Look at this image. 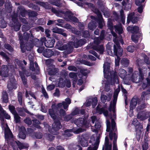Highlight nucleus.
I'll return each instance as SVG.
<instances>
[{
  "label": "nucleus",
  "instance_id": "nucleus-32",
  "mask_svg": "<svg viewBox=\"0 0 150 150\" xmlns=\"http://www.w3.org/2000/svg\"><path fill=\"white\" fill-rule=\"evenodd\" d=\"M11 133L12 134L11 132L9 127H8V128L7 129H5L4 132V135L5 139H9L10 137L9 135Z\"/></svg>",
  "mask_w": 150,
  "mask_h": 150
},
{
  "label": "nucleus",
  "instance_id": "nucleus-7",
  "mask_svg": "<svg viewBox=\"0 0 150 150\" xmlns=\"http://www.w3.org/2000/svg\"><path fill=\"white\" fill-rule=\"evenodd\" d=\"M51 11L57 16L60 17H62L65 15L68 14L69 13V12L67 11H65L62 10H57L55 8L53 7L51 8Z\"/></svg>",
  "mask_w": 150,
  "mask_h": 150
},
{
  "label": "nucleus",
  "instance_id": "nucleus-11",
  "mask_svg": "<svg viewBox=\"0 0 150 150\" xmlns=\"http://www.w3.org/2000/svg\"><path fill=\"white\" fill-rule=\"evenodd\" d=\"M110 67V64L109 63H105L103 65V73L105 78H108L109 77V70Z\"/></svg>",
  "mask_w": 150,
  "mask_h": 150
},
{
  "label": "nucleus",
  "instance_id": "nucleus-26",
  "mask_svg": "<svg viewBox=\"0 0 150 150\" xmlns=\"http://www.w3.org/2000/svg\"><path fill=\"white\" fill-rule=\"evenodd\" d=\"M48 112L50 117L53 120H55L57 119V116L54 111L53 109H49L48 110Z\"/></svg>",
  "mask_w": 150,
  "mask_h": 150
},
{
  "label": "nucleus",
  "instance_id": "nucleus-42",
  "mask_svg": "<svg viewBox=\"0 0 150 150\" xmlns=\"http://www.w3.org/2000/svg\"><path fill=\"white\" fill-rule=\"evenodd\" d=\"M8 109L13 115L17 112V111L15 110V107L13 105H9Z\"/></svg>",
  "mask_w": 150,
  "mask_h": 150
},
{
  "label": "nucleus",
  "instance_id": "nucleus-18",
  "mask_svg": "<svg viewBox=\"0 0 150 150\" xmlns=\"http://www.w3.org/2000/svg\"><path fill=\"white\" fill-rule=\"evenodd\" d=\"M120 90V87L119 85H118L117 88L115 90L113 93V99L114 104L117 103L118 95Z\"/></svg>",
  "mask_w": 150,
  "mask_h": 150
},
{
  "label": "nucleus",
  "instance_id": "nucleus-63",
  "mask_svg": "<svg viewBox=\"0 0 150 150\" xmlns=\"http://www.w3.org/2000/svg\"><path fill=\"white\" fill-rule=\"evenodd\" d=\"M63 31V30L56 27L54 29L53 31L55 33L59 34H60Z\"/></svg>",
  "mask_w": 150,
  "mask_h": 150
},
{
  "label": "nucleus",
  "instance_id": "nucleus-4",
  "mask_svg": "<svg viewBox=\"0 0 150 150\" xmlns=\"http://www.w3.org/2000/svg\"><path fill=\"white\" fill-rule=\"evenodd\" d=\"M123 49L120 46V45L118 41H116L115 44L113 46V52H112L111 56H122V55Z\"/></svg>",
  "mask_w": 150,
  "mask_h": 150
},
{
  "label": "nucleus",
  "instance_id": "nucleus-58",
  "mask_svg": "<svg viewBox=\"0 0 150 150\" xmlns=\"http://www.w3.org/2000/svg\"><path fill=\"white\" fill-rule=\"evenodd\" d=\"M11 19L12 20L13 23H15L18 22L17 16L15 15H13L11 16Z\"/></svg>",
  "mask_w": 150,
  "mask_h": 150
},
{
  "label": "nucleus",
  "instance_id": "nucleus-1",
  "mask_svg": "<svg viewBox=\"0 0 150 150\" xmlns=\"http://www.w3.org/2000/svg\"><path fill=\"white\" fill-rule=\"evenodd\" d=\"M18 64L22 71H19V73L23 85L25 87H27L28 86L27 79L25 76L26 70L23 65L22 61H19Z\"/></svg>",
  "mask_w": 150,
  "mask_h": 150
},
{
  "label": "nucleus",
  "instance_id": "nucleus-36",
  "mask_svg": "<svg viewBox=\"0 0 150 150\" xmlns=\"http://www.w3.org/2000/svg\"><path fill=\"white\" fill-rule=\"evenodd\" d=\"M14 115V118L16 123H19L21 122V117L19 116L17 112L13 114Z\"/></svg>",
  "mask_w": 150,
  "mask_h": 150
},
{
  "label": "nucleus",
  "instance_id": "nucleus-34",
  "mask_svg": "<svg viewBox=\"0 0 150 150\" xmlns=\"http://www.w3.org/2000/svg\"><path fill=\"white\" fill-rule=\"evenodd\" d=\"M4 47L7 50L11 52H13V51L14 49L13 47L8 43H5Z\"/></svg>",
  "mask_w": 150,
  "mask_h": 150
},
{
  "label": "nucleus",
  "instance_id": "nucleus-48",
  "mask_svg": "<svg viewBox=\"0 0 150 150\" xmlns=\"http://www.w3.org/2000/svg\"><path fill=\"white\" fill-rule=\"evenodd\" d=\"M146 105L144 103L138 106L136 108L137 110L138 111H139L141 110H143L146 107Z\"/></svg>",
  "mask_w": 150,
  "mask_h": 150
},
{
  "label": "nucleus",
  "instance_id": "nucleus-40",
  "mask_svg": "<svg viewBox=\"0 0 150 150\" xmlns=\"http://www.w3.org/2000/svg\"><path fill=\"white\" fill-rule=\"evenodd\" d=\"M134 14V12H132L128 14L127 20V23L128 24L130 23Z\"/></svg>",
  "mask_w": 150,
  "mask_h": 150
},
{
  "label": "nucleus",
  "instance_id": "nucleus-3",
  "mask_svg": "<svg viewBox=\"0 0 150 150\" xmlns=\"http://www.w3.org/2000/svg\"><path fill=\"white\" fill-rule=\"evenodd\" d=\"M29 32L30 33L28 32L24 33L23 35L20 31L18 32V37L20 41V45L21 46H22L23 45H24V41L25 42H27L28 41L30 36L31 37H33L31 30H30Z\"/></svg>",
  "mask_w": 150,
  "mask_h": 150
},
{
  "label": "nucleus",
  "instance_id": "nucleus-23",
  "mask_svg": "<svg viewBox=\"0 0 150 150\" xmlns=\"http://www.w3.org/2000/svg\"><path fill=\"white\" fill-rule=\"evenodd\" d=\"M0 111L3 115L4 117V118L6 119L9 120L10 119L11 116L10 115L7 113L2 108L1 105L0 104Z\"/></svg>",
  "mask_w": 150,
  "mask_h": 150
},
{
  "label": "nucleus",
  "instance_id": "nucleus-9",
  "mask_svg": "<svg viewBox=\"0 0 150 150\" xmlns=\"http://www.w3.org/2000/svg\"><path fill=\"white\" fill-rule=\"evenodd\" d=\"M79 143L83 147H87L88 145L87 139L86 136L85 134L82 135L79 139Z\"/></svg>",
  "mask_w": 150,
  "mask_h": 150
},
{
  "label": "nucleus",
  "instance_id": "nucleus-22",
  "mask_svg": "<svg viewBox=\"0 0 150 150\" xmlns=\"http://www.w3.org/2000/svg\"><path fill=\"white\" fill-rule=\"evenodd\" d=\"M21 25V24L18 22L15 23H12L11 24L10 26L13 28L14 31H18L20 29Z\"/></svg>",
  "mask_w": 150,
  "mask_h": 150
},
{
  "label": "nucleus",
  "instance_id": "nucleus-28",
  "mask_svg": "<svg viewBox=\"0 0 150 150\" xmlns=\"http://www.w3.org/2000/svg\"><path fill=\"white\" fill-rule=\"evenodd\" d=\"M2 99L3 102L6 103L8 101V95L6 91L2 92Z\"/></svg>",
  "mask_w": 150,
  "mask_h": 150
},
{
  "label": "nucleus",
  "instance_id": "nucleus-19",
  "mask_svg": "<svg viewBox=\"0 0 150 150\" xmlns=\"http://www.w3.org/2000/svg\"><path fill=\"white\" fill-rule=\"evenodd\" d=\"M54 52L50 49H47L43 52V56L47 58H50L52 56L55 55Z\"/></svg>",
  "mask_w": 150,
  "mask_h": 150
},
{
  "label": "nucleus",
  "instance_id": "nucleus-21",
  "mask_svg": "<svg viewBox=\"0 0 150 150\" xmlns=\"http://www.w3.org/2000/svg\"><path fill=\"white\" fill-rule=\"evenodd\" d=\"M97 24L95 21H91L88 25V28L91 30H93L96 28Z\"/></svg>",
  "mask_w": 150,
  "mask_h": 150
},
{
  "label": "nucleus",
  "instance_id": "nucleus-30",
  "mask_svg": "<svg viewBox=\"0 0 150 150\" xmlns=\"http://www.w3.org/2000/svg\"><path fill=\"white\" fill-rule=\"evenodd\" d=\"M18 11H19L20 15L22 17H25L26 14L27 13V11L24 8L21 7H18Z\"/></svg>",
  "mask_w": 150,
  "mask_h": 150
},
{
  "label": "nucleus",
  "instance_id": "nucleus-60",
  "mask_svg": "<svg viewBox=\"0 0 150 150\" xmlns=\"http://www.w3.org/2000/svg\"><path fill=\"white\" fill-rule=\"evenodd\" d=\"M7 24L6 23L4 20H2L0 22V27L1 28H5L7 26Z\"/></svg>",
  "mask_w": 150,
  "mask_h": 150
},
{
  "label": "nucleus",
  "instance_id": "nucleus-44",
  "mask_svg": "<svg viewBox=\"0 0 150 150\" xmlns=\"http://www.w3.org/2000/svg\"><path fill=\"white\" fill-rule=\"evenodd\" d=\"M33 47V42L30 43H27L26 45V49L27 51H30Z\"/></svg>",
  "mask_w": 150,
  "mask_h": 150
},
{
  "label": "nucleus",
  "instance_id": "nucleus-52",
  "mask_svg": "<svg viewBox=\"0 0 150 150\" xmlns=\"http://www.w3.org/2000/svg\"><path fill=\"white\" fill-rule=\"evenodd\" d=\"M111 130H112V132H113V131L115 130L116 127V123L114 120L112 118L111 119Z\"/></svg>",
  "mask_w": 150,
  "mask_h": 150
},
{
  "label": "nucleus",
  "instance_id": "nucleus-29",
  "mask_svg": "<svg viewBox=\"0 0 150 150\" xmlns=\"http://www.w3.org/2000/svg\"><path fill=\"white\" fill-rule=\"evenodd\" d=\"M114 28L116 32L120 34L122 33L123 29L121 26L116 25L114 26Z\"/></svg>",
  "mask_w": 150,
  "mask_h": 150
},
{
  "label": "nucleus",
  "instance_id": "nucleus-45",
  "mask_svg": "<svg viewBox=\"0 0 150 150\" xmlns=\"http://www.w3.org/2000/svg\"><path fill=\"white\" fill-rule=\"evenodd\" d=\"M28 14L29 17H36L38 15L37 12L31 11L28 12Z\"/></svg>",
  "mask_w": 150,
  "mask_h": 150
},
{
  "label": "nucleus",
  "instance_id": "nucleus-17",
  "mask_svg": "<svg viewBox=\"0 0 150 150\" xmlns=\"http://www.w3.org/2000/svg\"><path fill=\"white\" fill-rule=\"evenodd\" d=\"M137 103V97L134 96L131 100L130 103V108L131 109L133 110L136 106Z\"/></svg>",
  "mask_w": 150,
  "mask_h": 150
},
{
  "label": "nucleus",
  "instance_id": "nucleus-57",
  "mask_svg": "<svg viewBox=\"0 0 150 150\" xmlns=\"http://www.w3.org/2000/svg\"><path fill=\"white\" fill-rule=\"evenodd\" d=\"M127 50L128 52L132 53L134 51V47L132 45L128 46L127 48Z\"/></svg>",
  "mask_w": 150,
  "mask_h": 150
},
{
  "label": "nucleus",
  "instance_id": "nucleus-12",
  "mask_svg": "<svg viewBox=\"0 0 150 150\" xmlns=\"http://www.w3.org/2000/svg\"><path fill=\"white\" fill-rule=\"evenodd\" d=\"M9 69L6 66L3 65L1 68V70L0 71V75L2 77H8Z\"/></svg>",
  "mask_w": 150,
  "mask_h": 150
},
{
  "label": "nucleus",
  "instance_id": "nucleus-38",
  "mask_svg": "<svg viewBox=\"0 0 150 150\" xmlns=\"http://www.w3.org/2000/svg\"><path fill=\"white\" fill-rule=\"evenodd\" d=\"M68 17L70 20L74 23H77L79 22L78 19L75 16H73L71 15H68Z\"/></svg>",
  "mask_w": 150,
  "mask_h": 150
},
{
  "label": "nucleus",
  "instance_id": "nucleus-51",
  "mask_svg": "<svg viewBox=\"0 0 150 150\" xmlns=\"http://www.w3.org/2000/svg\"><path fill=\"white\" fill-rule=\"evenodd\" d=\"M1 55L4 58H5L6 61H8L9 60V58L6 54V53L3 52H1L0 53Z\"/></svg>",
  "mask_w": 150,
  "mask_h": 150
},
{
  "label": "nucleus",
  "instance_id": "nucleus-46",
  "mask_svg": "<svg viewBox=\"0 0 150 150\" xmlns=\"http://www.w3.org/2000/svg\"><path fill=\"white\" fill-rule=\"evenodd\" d=\"M132 33L133 34H137L139 30V27L137 26H134L132 27Z\"/></svg>",
  "mask_w": 150,
  "mask_h": 150
},
{
  "label": "nucleus",
  "instance_id": "nucleus-8",
  "mask_svg": "<svg viewBox=\"0 0 150 150\" xmlns=\"http://www.w3.org/2000/svg\"><path fill=\"white\" fill-rule=\"evenodd\" d=\"M135 127L136 132V138L137 140H139L141 137V129L143 128L142 125L140 122H139V124H138Z\"/></svg>",
  "mask_w": 150,
  "mask_h": 150
},
{
  "label": "nucleus",
  "instance_id": "nucleus-50",
  "mask_svg": "<svg viewBox=\"0 0 150 150\" xmlns=\"http://www.w3.org/2000/svg\"><path fill=\"white\" fill-rule=\"evenodd\" d=\"M79 114H80V109L77 107L71 113L73 116L79 115Z\"/></svg>",
  "mask_w": 150,
  "mask_h": 150
},
{
  "label": "nucleus",
  "instance_id": "nucleus-53",
  "mask_svg": "<svg viewBox=\"0 0 150 150\" xmlns=\"http://www.w3.org/2000/svg\"><path fill=\"white\" fill-rule=\"evenodd\" d=\"M104 108L103 107L100 108L99 107L98 105L96 108V110L97 112L100 114H101L103 113V111L104 110Z\"/></svg>",
  "mask_w": 150,
  "mask_h": 150
},
{
  "label": "nucleus",
  "instance_id": "nucleus-2",
  "mask_svg": "<svg viewBox=\"0 0 150 150\" xmlns=\"http://www.w3.org/2000/svg\"><path fill=\"white\" fill-rule=\"evenodd\" d=\"M54 120V121L52 125V128L49 130L51 134L57 135L59 134V131L62 127V125L60 121L58 119Z\"/></svg>",
  "mask_w": 150,
  "mask_h": 150
},
{
  "label": "nucleus",
  "instance_id": "nucleus-33",
  "mask_svg": "<svg viewBox=\"0 0 150 150\" xmlns=\"http://www.w3.org/2000/svg\"><path fill=\"white\" fill-rule=\"evenodd\" d=\"M51 3V4L59 7H61L62 6V3L58 0H53Z\"/></svg>",
  "mask_w": 150,
  "mask_h": 150
},
{
  "label": "nucleus",
  "instance_id": "nucleus-10",
  "mask_svg": "<svg viewBox=\"0 0 150 150\" xmlns=\"http://www.w3.org/2000/svg\"><path fill=\"white\" fill-rule=\"evenodd\" d=\"M86 40L85 39H80L75 40L73 43V45L74 47L77 48L81 46L86 43Z\"/></svg>",
  "mask_w": 150,
  "mask_h": 150
},
{
  "label": "nucleus",
  "instance_id": "nucleus-49",
  "mask_svg": "<svg viewBox=\"0 0 150 150\" xmlns=\"http://www.w3.org/2000/svg\"><path fill=\"white\" fill-rule=\"evenodd\" d=\"M111 46L109 45H107L106 47V50L108 53L111 56L112 54V50Z\"/></svg>",
  "mask_w": 150,
  "mask_h": 150
},
{
  "label": "nucleus",
  "instance_id": "nucleus-25",
  "mask_svg": "<svg viewBox=\"0 0 150 150\" xmlns=\"http://www.w3.org/2000/svg\"><path fill=\"white\" fill-rule=\"evenodd\" d=\"M73 49L72 47L70 45H67V44L63 45L61 49L62 50H67L69 53H71V52Z\"/></svg>",
  "mask_w": 150,
  "mask_h": 150
},
{
  "label": "nucleus",
  "instance_id": "nucleus-55",
  "mask_svg": "<svg viewBox=\"0 0 150 150\" xmlns=\"http://www.w3.org/2000/svg\"><path fill=\"white\" fill-rule=\"evenodd\" d=\"M99 140L97 139L96 142L95 143V145L93 147H92V150H97L98 148L99 143Z\"/></svg>",
  "mask_w": 150,
  "mask_h": 150
},
{
  "label": "nucleus",
  "instance_id": "nucleus-6",
  "mask_svg": "<svg viewBox=\"0 0 150 150\" xmlns=\"http://www.w3.org/2000/svg\"><path fill=\"white\" fill-rule=\"evenodd\" d=\"M9 81L8 82L7 88L9 91H11L13 89H16L17 88V83L16 79L13 76L9 78Z\"/></svg>",
  "mask_w": 150,
  "mask_h": 150
},
{
  "label": "nucleus",
  "instance_id": "nucleus-5",
  "mask_svg": "<svg viewBox=\"0 0 150 150\" xmlns=\"http://www.w3.org/2000/svg\"><path fill=\"white\" fill-rule=\"evenodd\" d=\"M74 123L78 127H84L87 125V118L84 116L83 118L80 117L74 121Z\"/></svg>",
  "mask_w": 150,
  "mask_h": 150
},
{
  "label": "nucleus",
  "instance_id": "nucleus-24",
  "mask_svg": "<svg viewBox=\"0 0 150 150\" xmlns=\"http://www.w3.org/2000/svg\"><path fill=\"white\" fill-rule=\"evenodd\" d=\"M109 74H110L109 76H110V77L111 78V79H113L114 83H117V82L116 81L117 80L118 83V77L116 73L115 72H110Z\"/></svg>",
  "mask_w": 150,
  "mask_h": 150
},
{
  "label": "nucleus",
  "instance_id": "nucleus-13",
  "mask_svg": "<svg viewBox=\"0 0 150 150\" xmlns=\"http://www.w3.org/2000/svg\"><path fill=\"white\" fill-rule=\"evenodd\" d=\"M55 40L54 39H50L47 40L45 39L44 42V45L45 47L48 48H52L54 47Z\"/></svg>",
  "mask_w": 150,
  "mask_h": 150
},
{
  "label": "nucleus",
  "instance_id": "nucleus-43",
  "mask_svg": "<svg viewBox=\"0 0 150 150\" xmlns=\"http://www.w3.org/2000/svg\"><path fill=\"white\" fill-rule=\"evenodd\" d=\"M92 108H94L96 105L98 103L97 98L95 97L93 98L92 99Z\"/></svg>",
  "mask_w": 150,
  "mask_h": 150
},
{
  "label": "nucleus",
  "instance_id": "nucleus-39",
  "mask_svg": "<svg viewBox=\"0 0 150 150\" xmlns=\"http://www.w3.org/2000/svg\"><path fill=\"white\" fill-rule=\"evenodd\" d=\"M58 72V69L57 68H54L50 70L48 72L50 75H55Z\"/></svg>",
  "mask_w": 150,
  "mask_h": 150
},
{
  "label": "nucleus",
  "instance_id": "nucleus-61",
  "mask_svg": "<svg viewBox=\"0 0 150 150\" xmlns=\"http://www.w3.org/2000/svg\"><path fill=\"white\" fill-rule=\"evenodd\" d=\"M137 118L139 119H140L141 120H143L146 119V118L145 116H143L141 114V113L139 112L137 116Z\"/></svg>",
  "mask_w": 150,
  "mask_h": 150
},
{
  "label": "nucleus",
  "instance_id": "nucleus-54",
  "mask_svg": "<svg viewBox=\"0 0 150 150\" xmlns=\"http://www.w3.org/2000/svg\"><path fill=\"white\" fill-rule=\"evenodd\" d=\"M93 49L96 51H103V47L102 45L100 46L96 45L94 46L93 47Z\"/></svg>",
  "mask_w": 150,
  "mask_h": 150
},
{
  "label": "nucleus",
  "instance_id": "nucleus-59",
  "mask_svg": "<svg viewBox=\"0 0 150 150\" xmlns=\"http://www.w3.org/2000/svg\"><path fill=\"white\" fill-rule=\"evenodd\" d=\"M83 37L85 38H89L90 34L89 32L87 30H84L82 33Z\"/></svg>",
  "mask_w": 150,
  "mask_h": 150
},
{
  "label": "nucleus",
  "instance_id": "nucleus-15",
  "mask_svg": "<svg viewBox=\"0 0 150 150\" xmlns=\"http://www.w3.org/2000/svg\"><path fill=\"white\" fill-rule=\"evenodd\" d=\"M45 39L46 38L45 37L41 38L40 40L36 39L34 43L35 46L37 47L42 46L43 44H44Z\"/></svg>",
  "mask_w": 150,
  "mask_h": 150
},
{
  "label": "nucleus",
  "instance_id": "nucleus-62",
  "mask_svg": "<svg viewBox=\"0 0 150 150\" xmlns=\"http://www.w3.org/2000/svg\"><path fill=\"white\" fill-rule=\"evenodd\" d=\"M131 38L132 40L135 42H138V36L137 35H132L131 36Z\"/></svg>",
  "mask_w": 150,
  "mask_h": 150
},
{
  "label": "nucleus",
  "instance_id": "nucleus-37",
  "mask_svg": "<svg viewBox=\"0 0 150 150\" xmlns=\"http://www.w3.org/2000/svg\"><path fill=\"white\" fill-rule=\"evenodd\" d=\"M16 143L18 146V148L20 149H25L26 147L25 146L23 143L19 141H15Z\"/></svg>",
  "mask_w": 150,
  "mask_h": 150
},
{
  "label": "nucleus",
  "instance_id": "nucleus-47",
  "mask_svg": "<svg viewBox=\"0 0 150 150\" xmlns=\"http://www.w3.org/2000/svg\"><path fill=\"white\" fill-rule=\"evenodd\" d=\"M72 115L69 114L66 115L64 117V120L66 122H68L72 118Z\"/></svg>",
  "mask_w": 150,
  "mask_h": 150
},
{
  "label": "nucleus",
  "instance_id": "nucleus-41",
  "mask_svg": "<svg viewBox=\"0 0 150 150\" xmlns=\"http://www.w3.org/2000/svg\"><path fill=\"white\" fill-rule=\"evenodd\" d=\"M116 103L115 104H114L113 103V100H112V103H111V102L110 103V104L109 108V111L110 112L111 111H112L113 112H114L115 108L116 105Z\"/></svg>",
  "mask_w": 150,
  "mask_h": 150
},
{
  "label": "nucleus",
  "instance_id": "nucleus-31",
  "mask_svg": "<svg viewBox=\"0 0 150 150\" xmlns=\"http://www.w3.org/2000/svg\"><path fill=\"white\" fill-rule=\"evenodd\" d=\"M17 97L19 104L22 105L23 94L22 92L19 91L18 92Z\"/></svg>",
  "mask_w": 150,
  "mask_h": 150
},
{
  "label": "nucleus",
  "instance_id": "nucleus-27",
  "mask_svg": "<svg viewBox=\"0 0 150 150\" xmlns=\"http://www.w3.org/2000/svg\"><path fill=\"white\" fill-rule=\"evenodd\" d=\"M25 132V129L24 128L23 129H21L19 132L18 134L19 137L22 139H25L26 138Z\"/></svg>",
  "mask_w": 150,
  "mask_h": 150
},
{
  "label": "nucleus",
  "instance_id": "nucleus-16",
  "mask_svg": "<svg viewBox=\"0 0 150 150\" xmlns=\"http://www.w3.org/2000/svg\"><path fill=\"white\" fill-rule=\"evenodd\" d=\"M17 110L19 115L22 117H25L26 116L25 112L27 113H29L28 110L24 107L18 108Z\"/></svg>",
  "mask_w": 150,
  "mask_h": 150
},
{
  "label": "nucleus",
  "instance_id": "nucleus-56",
  "mask_svg": "<svg viewBox=\"0 0 150 150\" xmlns=\"http://www.w3.org/2000/svg\"><path fill=\"white\" fill-rule=\"evenodd\" d=\"M35 123L33 122V123L32 125L35 128H37L38 129H41L40 126L38 125V123L39 122V121L37 120H35Z\"/></svg>",
  "mask_w": 150,
  "mask_h": 150
},
{
  "label": "nucleus",
  "instance_id": "nucleus-20",
  "mask_svg": "<svg viewBox=\"0 0 150 150\" xmlns=\"http://www.w3.org/2000/svg\"><path fill=\"white\" fill-rule=\"evenodd\" d=\"M131 80L132 81L136 83L140 82V79L139 78V74L133 73L131 76Z\"/></svg>",
  "mask_w": 150,
  "mask_h": 150
},
{
  "label": "nucleus",
  "instance_id": "nucleus-35",
  "mask_svg": "<svg viewBox=\"0 0 150 150\" xmlns=\"http://www.w3.org/2000/svg\"><path fill=\"white\" fill-rule=\"evenodd\" d=\"M65 85V80L62 78H60L58 82L59 86L62 88L64 87Z\"/></svg>",
  "mask_w": 150,
  "mask_h": 150
},
{
  "label": "nucleus",
  "instance_id": "nucleus-14",
  "mask_svg": "<svg viewBox=\"0 0 150 150\" xmlns=\"http://www.w3.org/2000/svg\"><path fill=\"white\" fill-rule=\"evenodd\" d=\"M5 8L8 13H11L12 11V6L11 2L9 0H6L5 3Z\"/></svg>",
  "mask_w": 150,
  "mask_h": 150
},
{
  "label": "nucleus",
  "instance_id": "nucleus-64",
  "mask_svg": "<svg viewBox=\"0 0 150 150\" xmlns=\"http://www.w3.org/2000/svg\"><path fill=\"white\" fill-rule=\"evenodd\" d=\"M35 136L37 139H40L42 137V134L40 132H36L35 133Z\"/></svg>",
  "mask_w": 150,
  "mask_h": 150
}]
</instances>
